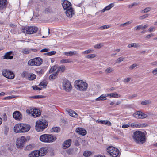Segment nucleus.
I'll return each instance as SVG.
<instances>
[{
    "label": "nucleus",
    "mask_w": 157,
    "mask_h": 157,
    "mask_svg": "<svg viewBox=\"0 0 157 157\" xmlns=\"http://www.w3.org/2000/svg\"><path fill=\"white\" fill-rule=\"evenodd\" d=\"M132 137L134 141L137 143L143 144L145 141V136L144 132L136 131L134 132Z\"/></svg>",
    "instance_id": "obj_1"
},
{
    "label": "nucleus",
    "mask_w": 157,
    "mask_h": 157,
    "mask_svg": "<svg viewBox=\"0 0 157 157\" xmlns=\"http://www.w3.org/2000/svg\"><path fill=\"white\" fill-rule=\"evenodd\" d=\"M48 123L44 119L37 121L36 123L35 129L38 132L42 131L48 126Z\"/></svg>",
    "instance_id": "obj_2"
},
{
    "label": "nucleus",
    "mask_w": 157,
    "mask_h": 157,
    "mask_svg": "<svg viewBox=\"0 0 157 157\" xmlns=\"http://www.w3.org/2000/svg\"><path fill=\"white\" fill-rule=\"evenodd\" d=\"M75 86L78 90L84 91L86 90L88 87V84L85 82L81 80H76L75 82Z\"/></svg>",
    "instance_id": "obj_3"
},
{
    "label": "nucleus",
    "mask_w": 157,
    "mask_h": 157,
    "mask_svg": "<svg viewBox=\"0 0 157 157\" xmlns=\"http://www.w3.org/2000/svg\"><path fill=\"white\" fill-rule=\"evenodd\" d=\"M106 151L112 157H117L119 153V150L112 146L108 147Z\"/></svg>",
    "instance_id": "obj_4"
},
{
    "label": "nucleus",
    "mask_w": 157,
    "mask_h": 157,
    "mask_svg": "<svg viewBox=\"0 0 157 157\" xmlns=\"http://www.w3.org/2000/svg\"><path fill=\"white\" fill-rule=\"evenodd\" d=\"M38 29L36 27L32 26L24 27L22 29V31L25 33L31 34L36 32Z\"/></svg>",
    "instance_id": "obj_5"
},
{
    "label": "nucleus",
    "mask_w": 157,
    "mask_h": 157,
    "mask_svg": "<svg viewBox=\"0 0 157 157\" xmlns=\"http://www.w3.org/2000/svg\"><path fill=\"white\" fill-rule=\"evenodd\" d=\"M2 72L3 75L9 79H13L15 77L14 74L10 70L4 69L2 70Z\"/></svg>",
    "instance_id": "obj_6"
},
{
    "label": "nucleus",
    "mask_w": 157,
    "mask_h": 157,
    "mask_svg": "<svg viewBox=\"0 0 157 157\" xmlns=\"http://www.w3.org/2000/svg\"><path fill=\"white\" fill-rule=\"evenodd\" d=\"M26 111L27 113L31 114L32 116L34 118L39 117L41 114L40 110L35 108L27 109Z\"/></svg>",
    "instance_id": "obj_7"
},
{
    "label": "nucleus",
    "mask_w": 157,
    "mask_h": 157,
    "mask_svg": "<svg viewBox=\"0 0 157 157\" xmlns=\"http://www.w3.org/2000/svg\"><path fill=\"white\" fill-rule=\"evenodd\" d=\"M42 62V59L40 57L34 58L32 59L29 60L28 64L30 65H36L37 66L40 65Z\"/></svg>",
    "instance_id": "obj_8"
},
{
    "label": "nucleus",
    "mask_w": 157,
    "mask_h": 157,
    "mask_svg": "<svg viewBox=\"0 0 157 157\" xmlns=\"http://www.w3.org/2000/svg\"><path fill=\"white\" fill-rule=\"evenodd\" d=\"M63 89L67 92H70L72 89L70 82L68 80H64L62 82Z\"/></svg>",
    "instance_id": "obj_9"
},
{
    "label": "nucleus",
    "mask_w": 157,
    "mask_h": 157,
    "mask_svg": "<svg viewBox=\"0 0 157 157\" xmlns=\"http://www.w3.org/2000/svg\"><path fill=\"white\" fill-rule=\"evenodd\" d=\"M26 140L25 138L22 136L17 139L16 145L17 148H21L23 147V144Z\"/></svg>",
    "instance_id": "obj_10"
},
{
    "label": "nucleus",
    "mask_w": 157,
    "mask_h": 157,
    "mask_svg": "<svg viewBox=\"0 0 157 157\" xmlns=\"http://www.w3.org/2000/svg\"><path fill=\"white\" fill-rule=\"evenodd\" d=\"M147 114L140 111H137L133 114V116L137 119H144L147 117Z\"/></svg>",
    "instance_id": "obj_11"
},
{
    "label": "nucleus",
    "mask_w": 157,
    "mask_h": 157,
    "mask_svg": "<svg viewBox=\"0 0 157 157\" xmlns=\"http://www.w3.org/2000/svg\"><path fill=\"white\" fill-rule=\"evenodd\" d=\"M13 117L16 120H20L22 118V116L21 113L18 111L14 112L13 114Z\"/></svg>",
    "instance_id": "obj_12"
},
{
    "label": "nucleus",
    "mask_w": 157,
    "mask_h": 157,
    "mask_svg": "<svg viewBox=\"0 0 157 157\" xmlns=\"http://www.w3.org/2000/svg\"><path fill=\"white\" fill-rule=\"evenodd\" d=\"M46 143H52L55 141L56 138L52 135L47 134Z\"/></svg>",
    "instance_id": "obj_13"
},
{
    "label": "nucleus",
    "mask_w": 157,
    "mask_h": 157,
    "mask_svg": "<svg viewBox=\"0 0 157 157\" xmlns=\"http://www.w3.org/2000/svg\"><path fill=\"white\" fill-rule=\"evenodd\" d=\"M62 5L63 9L65 10L71 8V4L70 2L67 0L64 1L63 2Z\"/></svg>",
    "instance_id": "obj_14"
},
{
    "label": "nucleus",
    "mask_w": 157,
    "mask_h": 157,
    "mask_svg": "<svg viewBox=\"0 0 157 157\" xmlns=\"http://www.w3.org/2000/svg\"><path fill=\"white\" fill-rule=\"evenodd\" d=\"M65 13L67 17H71L74 14V11L73 8L71 7L66 10Z\"/></svg>",
    "instance_id": "obj_15"
},
{
    "label": "nucleus",
    "mask_w": 157,
    "mask_h": 157,
    "mask_svg": "<svg viewBox=\"0 0 157 157\" xmlns=\"http://www.w3.org/2000/svg\"><path fill=\"white\" fill-rule=\"evenodd\" d=\"M22 127V124H19L15 125L14 127V132L16 133H21Z\"/></svg>",
    "instance_id": "obj_16"
},
{
    "label": "nucleus",
    "mask_w": 157,
    "mask_h": 157,
    "mask_svg": "<svg viewBox=\"0 0 157 157\" xmlns=\"http://www.w3.org/2000/svg\"><path fill=\"white\" fill-rule=\"evenodd\" d=\"M76 132L79 134L84 136L86 134V131L85 129L81 128H78L76 129Z\"/></svg>",
    "instance_id": "obj_17"
},
{
    "label": "nucleus",
    "mask_w": 157,
    "mask_h": 157,
    "mask_svg": "<svg viewBox=\"0 0 157 157\" xmlns=\"http://www.w3.org/2000/svg\"><path fill=\"white\" fill-rule=\"evenodd\" d=\"M71 139H68L64 142L62 144L63 148L66 149L69 147L71 145Z\"/></svg>",
    "instance_id": "obj_18"
},
{
    "label": "nucleus",
    "mask_w": 157,
    "mask_h": 157,
    "mask_svg": "<svg viewBox=\"0 0 157 157\" xmlns=\"http://www.w3.org/2000/svg\"><path fill=\"white\" fill-rule=\"evenodd\" d=\"M131 127L133 128H140L146 126L145 124L133 123L130 124Z\"/></svg>",
    "instance_id": "obj_19"
},
{
    "label": "nucleus",
    "mask_w": 157,
    "mask_h": 157,
    "mask_svg": "<svg viewBox=\"0 0 157 157\" xmlns=\"http://www.w3.org/2000/svg\"><path fill=\"white\" fill-rule=\"evenodd\" d=\"M22 131L21 133L25 132L28 131L30 128V125L22 124Z\"/></svg>",
    "instance_id": "obj_20"
},
{
    "label": "nucleus",
    "mask_w": 157,
    "mask_h": 157,
    "mask_svg": "<svg viewBox=\"0 0 157 157\" xmlns=\"http://www.w3.org/2000/svg\"><path fill=\"white\" fill-rule=\"evenodd\" d=\"M7 5L6 0H0V10L5 8Z\"/></svg>",
    "instance_id": "obj_21"
},
{
    "label": "nucleus",
    "mask_w": 157,
    "mask_h": 157,
    "mask_svg": "<svg viewBox=\"0 0 157 157\" xmlns=\"http://www.w3.org/2000/svg\"><path fill=\"white\" fill-rule=\"evenodd\" d=\"M63 53L64 55L67 56L77 55L78 54V52L76 51H70L64 52Z\"/></svg>",
    "instance_id": "obj_22"
},
{
    "label": "nucleus",
    "mask_w": 157,
    "mask_h": 157,
    "mask_svg": "<svg viewBox=\"0 0 157 157\" xmlns=\"http://www.w3.org/2000/svg\"><path fill=\"white\" fill-rule=\"evenodd\" d=\"M47 148L46 147L42 148L39 151L40 156L45 155L47 152Z\"/></svg>",
    "instance_id": "obj_23"
},
{
    "label": "nucleus",
    "mask_w": 157,
    "mask_h": 157,
    "mask_svg": "<svg viewBox=\"0 0 157 157\" xmlns=\"http://www.w3.org/2000/svg\"><path fill=\"white\" fill-rule=\"evenodd\" d=\"M96 122L98 123H101V124L106 125L108 126H111L112 124L108 120H97L96 121Z\"/></svg>",
    "instance_id": "obj_24"
},
{
    "label": "nucleus",
    "mask_w": 157,
    "mask_h": 157,
    "mask_svg": "<svg viewBox=\"0 0 157 157\" xmlns=\"http://www.w3.org/2000/svg\"><path fill=\"white\" fill-rule=\"evenodd\" d=\"M12 53V51H10L7 52L3 56V58L7 59H12L13 58V56H11Z\"/></svg>",
    "instance_id": "obj_25"
},
{
    "label": "nucleus",
    "mask_w": 157,
    "mask_h": 157,
    "mask_svg": "<svg viewBox=\"0 0 157 157\" xmlns=\"http://www.w3.org/2000/svg\"><path fill=\"white\" fill-rule=\"evenodd\" d=\"M39 152L38 150H36L32 152L29 154V157H38L40 156Z\"/></svg>",
    "instance_id": "obj_26"
},
{
    "label": "nucleus",
    "mask_w": 157,
    "mask_h": 157,
    "mask_svg": "<svg viewBox=\"0 0 157 157\" xmlns=\"http://www.w3.org/2000/svg\"><path fill=\"white\" fill-rule=\"evenodd\" d=\"M114 6V4L111 3L109 4V5L106 6L104 8L101 10L100 12L101 13H104L105 11H108L110 10L112 7Z\"/></svg>",
    "instance_id": "obj_27"
},
{
    "label": "nucleus",
    "mask_w": 157,
    "mask_h": 157,
    "mask_svg": "<svg viewBox=\"0 0 157 157\" xmlns=\"http://www.w3.org/2000/svg\"><path fill=\"white\" fill-rule=\"evenodd\" d=\"M31 52L30 49L28 48H24L22 49L21 52L24 54H28Z\"/></svg>",
    "instance_id": "obj_28"
},
{
    "label": "nucleus",
    "mask_w": 157,
    "mask_h": 157,
    "mask_svg": "<svg viewBox=\"0 0 157 157\" xmlns=\"http://www.w3.org/2000/svg\"><path fill=\"white\" fill-rule=\"evenodd\" d=\"M140 46L139 44L138 43H136L130 44H129L128 46V47L129 48H130L133 47L136 48H138L140 47Z\"/></svg>",
    "instance_id": "obj_29"
},
{
    "label": "nucleus",
    "mask_w": 157,
    "mask_h": 157,
    "mask_svg": "<svg viewBox=\"0 0 157 157\" xmlns=\"http://www.w3.org/2000/svg\"><path fill=\"white\" fill-rule=\"evenodd\" d=\"M72 62V60L68 59H63L60 61V63L61 64L69 63Z\"/></svg>",
    "instance_id": "obj_30"
},
{
    "label": "nucleus",
    "mask_w": 157,
    "mask_h": 157,
    "mask_svg": "<svg viewBox=\"0 0 157 157\" xmlns=\"http://www.w3.org/2000/svg\"><path fill=\"white\" fill-rule=\"evenodd\" d=\"M68 112L69 114L71 116L74 117H76L77 116V114L75 111L70 109H69Z\"/></svg>",
    "instance_id": "obj_31"
},
{
    "label": "nucleus",
    "mask_w": 157,
    "mask_h": 157,
    "mask_svg": "<svg viewBox=\"0 0 157 157\" xmlns=\"http://www.w3.org/2000/svg\"><path fill=\"white\" fill-rule=\"evenodd\" d=\"M152 102L149 100H145L142 101L141 102V104L143 105H150L151 104Z\"/></svg>",
    "instance_id": "obj_32"
},
{
    "label": "nucleus",
    "mask_w": 157,
    "mask_h": 157,
    "mask_svg": "<svg viewBox=\"0 0 157 157\" xmlns=\"http://www.w3.org/2000/svg\"><path fill=\"white\" fill-rule=\"evenodd\" d=\"M106 98L105 96V94L101 95L99 97L96 99L95 100L97 101L105 100L106 99Z\"/></svg>",
    "instance_id": "obj_33"
},
{
    "label": "nucleus",
    "mask_w": 157,
    "mask_h": 157,
    "mask_svg": "<svg viewBox=\"0 0 157 157\" xmlns=\"http://www.w3.org/2000/svg\"><path fill=\"white\" fill-rule=\"evenodd\" d=\"M34 147V144H31L26 146L25 149L27 150H31L33 149Z\"/></svg>",
    "instance_id": "obj_34"
},
{
    "label": "nucleus",
    "mask_w": 157,
    "mask_h": 157,
    "mask_svg": "<svg viewBox=\"0 0 157 157\" xmlns=\"http://www.w3.org/2000/svg\"><path fill=\"white\" fill-rule=\"evenodd\" d=\"M65 69V67L63 65H61L58 67L57 71V73L59 72H63Z\"/></svg>",
    "instance_id": "obj_35"
},
{
    "label": "nucleus",
    "mask_w": 157,
    "mask_h": 157,
    "mask_svg": "<svg viewBox=\"0 0 157 157\" xmlns=\"http://www.w3.org/2000/svg\"><path fill=\"white\" fill-rule=\"evenodd\" d=\"M36 75L33 74H29L28 75V79L30 80H32L35 79Z\"/></svg>",
    "instance_id": "obj_36"
},
{
    "label": "nucleus",
    "mask_w": 157,
    "mask_h": 157,
    "mask_svg": "<svg viewBox=\"0 0 157 157\" xmlns=\"http://www.w3.org/2000/svg\"><path fill=\"white\" fill-rule=\"evenodd\" d=\"M47 134H44L40 136V140L43 142H46V136Z\"/></svg>",
    "instance_id": "obj_37"
},
{
    "label": "nucleus",
    "mask_w": 157,
    "mask_h": 157,
    "mask_svg": "<svg viewBox=\"0 0 157 157\" xmlns=\"http://www.w3.org/2000/svg\"><path fill=\"white\" fill-rule=\"evenodd\" d=\"M96 55L95 54H91L87 55L85 57L88 59H91L96 57Z\"/></svg>",
    "instance_id": "obj_38"
},
{
    "label": "nucleus",
    "mask_w": 157,
    "mask_h": 157,
    "mask_svg": "<svg viewBox=\"0 0 157 157\" xmlns=\"http://www.w3.org/2000/svg\"><path fill=\"white\" fill-rule=\"evenodd\" d=\"M132 21H133L132 20L128 21L125 23L121 24L120 25V26L122 27H125L126 26L128 25L129 24L132 23Z\"/></svg>",
    "instance_id": "obj_39"
},
{
    "label": "nucleus",
    "mask_w": 157,
    "mask_h": 157,
    "mask_svg": "<svg viewBox=\"0 0 157 157\" xmlns=\"http://www.w3.org/2000/svg\"><path fill=\"white\" fill-rule=\"evenodd\" d=\"M94 52V50L91 49H89L83 51L82 52V54L83 55H86L92 53Z\"/></svg>",
    "instance_id": "obj_40"
},
{
    "label": "nucleus",
    "mask_w": 157,
    "mask_h": 157,
    "mask_svg": "<svg viewBox=\"0 0 157 157\" xmlns=\"http://www.w3.org/2000/svg\"><path fill=\"white\" fill-rule=\"evenodd\" d=\"M121 96L120 94H118L116 92L111 93V97L117 98H120Z\"/></svg>",
    "instance_id": "obj_41"
},
{
    "label": "nucleus",
    "mask_w": 157,
    "mask_h": 157,
    "mask_svg": "<svg viewBox=\"0 0 157 157\" xmlns=\"http://www.w3.org/2000/svg\"><path fill=\"white\" fill-rule=\"evenodd\" d=\"M114 69L111 67L107 68L105 71V72L107 74H109L113 72Z\"/></svg>",
    "instance_id": "obj_42"
},
{
    "label": "nucleus",
    "mask_w": 157,
    "mask_h": 157,
    "mask_svg": "<svg viewBox=\"0 0 157 157\" xmlns=\"http://www.w3.org/2000/svg\"><path fill=\"white\" fill-rule=\"evenodd\" d=\"M104 44L103 43H100L97 44L94 46V48L97 49H99L103 46Z\"/></svg>",
    "instance_id": "obj_43"
},
{
    "label": "nucleus",
    "mask_w": 157,
    "mask_h": 157,
    "mask_svg": "<svg viewBox=\"0 0 157 157\" xmlns=\"http://www.w3.org/2000/svg\"><path fill=\"white\" fill-rule=\"evenodd\" d=\"M110 26L109 25H105L103 26L100 27L98 28V29L99 30H104L110 27Z\"/></svg>",
    "instance_id": "obj_44"
},
{
    "label": "nucleus",
    "mask_w": 157,
    "mask_h": 157,
    "mask_svg": "<svg viewBox=\"0 0 157 157\" xmlns=\"http://www.w3.org/2000/svg\"><path fill=\"white\" fill-rule=\"evenodd\" d=\"M60 129L59 127H56L52 128V132H58L60 131Z\"/></svg>",
    "instance_id": "obj_45"
},
{
    "label": "nucleus",
    "mask_w": 157,
    "mask_h": 157,
    "mask_svg": "<svg viewBox=\"0 0 157 157\" xmlns=\"http://www.w3.org/2000/svg\"><path fill=\"white\" fill-rule=\"evenodd\" d=\"M151 9V8L150 7H148L144 9L141 12L143 13H147Z\"/></svg>",
    "instance_id": "obj_46"
},
{
    "label": "nucleus",
    "mask_w": 157,
    "mask_h": 157,
    "mask_svg": "<svg viewBox=\"0 0 157 157\" xmlns=\"http://www.w3.org/2000/svg\"><path fill=\"white\" fill-rule=\"evenodd\" d=\"M91 155V152L89 151H86L83 153V155L86 157H88Z\"/></svg>",
    "instance_id": "obj_47"
},
{
    "label": "nucleus",
    "mask_w": 157,
    "mask_h": 157,
    "mask_svg": "<svg viewBox=\"0 0 157 157\" xmlns=\"http://www.w3.org/2000/svg\"><path fill=\"white\" fill-rule=\"evenodd\" d=\"M125 58L123 57H121L117 59L116 60V63H120L121 62L124 60L125 59Z\"/></svg>",
    "instance_id": "obj_48"
},
{
    "label": "nucleus",
    "mask_w": 157,
    "mask_h": 157,
    "mask_svg": "<svg viewBox=\"0 0 157 157\" xmlns=\"http://www.w3.org/2000/svg\"><path fill=\"white\" fill-rule=\"evenodd\" d=\"M44 11L45 13H48L52 12V10L50 7H48L45 9Z\"/></svg>",
    "instance_id": "obj_49"
},
{
    "label": "nucleus",
    "mask_w": 157,
    "mask_h": 157,
    "mask_svg": "<svg viewBox=\"0 0 157 157\" xmlns=\"http://www.w3.org/2000/svg\"><path fill=\"white\" fill-rule=\"evenodd\" d=\"M56 53V51H53L47 53H44V55L51 56L54 55Z\"/></svg>",
    "instance_id": "obj_50"
},
{
    "label": "nucleus",
    "mask_w": 157,
    "mask_h": 157,
    "mask_svg": "<svg viewBox=\"0 0 157 157\" xmlns=\"http://www.w3.org/2000/svg\"><path fill=\"white\" fill-rule=\"evenodd\" d=\"M29 74H28L27 72L25 71L23 72L21 75V76L22 77L24 78V77H26V78H28V75H29Z\"/></svg>",
    "instance_id": "obj_51"
},
{
    "label": "nucleus",
    "mask_w": 157,
    "mask_h": 157,
    "mask_svg": "<svg viewBox=\"0 0 157 157\" xmlns=\"http://www.w3.org/2000/svg\"><path fill=\"white\" fill-rule=\"evenodd\" d=\"M47 83L46 82H41L39 85V86H43V88H46Z\"/></svg>",
    "instance_id": "obj_52"
},
{
    "label": "nucleus",
    "mask_w": 157,
    "mask_h": 157,
    "mask_svg": "<svg viewBox=\"0 0 157 157\" xmlns=\"http://www.w3.org/2000/svg\"><path fill=\"white\" fill-rule=\"evenodd\" d=\"M142 29V25H139L136 26L134 28V30L136 31H137Z\"/></svg>",
    "instance_id": "obj_53"
},
{
    "label": "nucleus",
    "mask_w": 157,
    "mask_h": 157,
    "mask_svg": "<svg viewBox=\"0 0 157 157\" xmlns=\"http://www.w3.org/2000/svg\"><path fill=\"white\" fill-rule=\"evenodd\" d=\"M149 16L148 14H146L144 15L140 16L139 17V19L140 20H142L147 17Z\"/></svg>",
    "instance_id": "obj_54"
},
{
    "label": "nucleus",
    "mask_w": 157,
    "mask_h": 157,
    "mask_svg": "<svg viewBox=\"0 0 157 157\" xmlns=\"http://www.w3.org/2000/svg\"><path fill=\"white\" fill-rule=\"evenodd\" d=\"M81 139L79 137H77L75 140V145L76 146H78L79 145V141L81 140Z\"/></svg>",
    "instance_id": "obj_55"
},
{
    "label": "nucleus",
    "mask_w": 157,
    "mask_h": 157,
    "mask_svg": "<svg viewBox=\"0 0 157 157\" xmlns=\"http://www.w3.org/2000/svg\"><path fill=\"white\" fill-rule=\"evenodd\" d=\"M138 3L136 2H134L132 4L129 5L128 6V7L129 8H132L133 6H137Z\"/></svg>",
    "instance_id": "obj_56"
},
{
    "label": "nucleus",
    "mask_w": 157,
    "mask_h": 157,
    "mask_svg": "<svg viewBox=\"0 0 157 157\" xmlns=\"http://www.w3.org/2000/svg\"><path fill=\"white\" fill-rule=\"evenodd\" d=\"M155 28L154 27L151 26L148 29L147 31L149 32H152L154 30Z\"/></svg>",
    "instance_id": "obj_57"
},
{
    "label": "nucleus",
    "mask_w": 157,
    "mask_h": 157,
    "mask_svg": "<svg viewBox=\"0 0 157 157\" xmlns=\"http://www.w3.org/2000/svg\"><path fill=\"white\" fill-rule=\"evenodd\" d=\"M57 74V72H56L55 73L51 75L50 76L49 78L50 79H54L55 78V77L56 75Z\"/></svg>",
    "instance_id": "obj_58"
},
{
    "label": "nucleus",
    "mask_w": 157,
    "mask_h": 157,
    "mask_svg": "<svg viewBox=\"0 0 157 157\" xmlns=\"http://www.w3.org/2000/svg\"><path fill=\"white\" fill-rule=\"evenodd\" d=\"M43 96L41 95H36L35 96H33L30 97V98H34V99H38L42 98Z\"/></svg>",
    "instance_id": "obj_59"
},
{
    "label": "nucleus",
    "mask_w": 157,
    "mask_h": 157,
    "mask_svg": "<svg viewBox=\"0 0 157 157\" xmlns=\"http://www.w3.org/2000/svg\"><path fill=\"white\" fill-rule=\"evenodd\" d=\"M137 65L135 64H132V65H131L129 67V69L131 70H132L134 68H135L136 67H137Z\"/></svg>",
    "instance_id": "obj_60"
},
{
    "label": "nucleus",
    "mask_w": 157,
    "mask_h": 157,
    "mask_svg": "<svg viewBox=\"0 0 157 157\" xmlns=\"http://www.w3.org/2000/svg\"><path fill=\"white\" fill-rule=\"evenodd\" d=\"M153 36H154V34L153 33H151L150 34H148V35H147L145 36V38L146 39H149L151 37Z\"/></svg>",
    "instance_id": "obj_61"
},
{
    "label": "nucleus",
    "mask_w": 157,
    "mask_h": 157,
    "mask_svg": "<svg viewBox=\"0 0 157 157\" xmlns=\"http://www.w3.org/2000/svg\"><path fill=\"white\" fill-rule=\"evenodd\" d=\"M130 127H131L130 124H124L122 125V127L123 128H125Z\"/></svg>",
    "instance_id": "obj_62"
},
{
    "label": "nucleus",
    "mask_w": 157,
    "mask_h": 157,
    "mask_svg": "<svg viewBox=\"0 0 157 157\" xmlns=\"http://www.w3.org/2000/svg\"><path fill=\"white\" fill-rule=\"evenodd\" d=\"M152 74L154 75H156L157 74V68L153 69L152 71Z\"/></svg>",
    "instance_id": "obj_63"
},
{
    "label": "nucleus",
    "mask_w": 157,
    "mask_h": 157,
    "mask_svg": "<svg viewBox=\"0 0 157 157\" xmlns=\"http://www.w3.org/2000/svg\"><path fill=\"white\" fill-rule=\"evenodd\" d=\"M131 79V78L129 77L126 78L124 80L123 82L124 83L128 82L130 81Z\"/></svg>",
    "instance_id": "obj_64"
}]
</instances>
